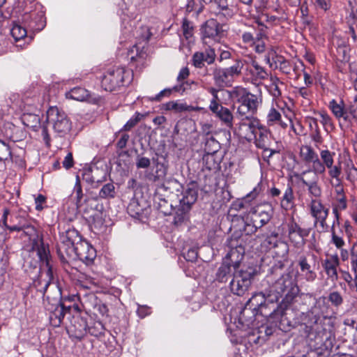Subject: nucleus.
Returning <instances> with one entry per match:
<instances>
[{"instance_id": "nucleus-12", "label": "nucleus", "mask_w": 357, "mask_h": 357, "mask_svg": "<svg viewBox=\"0 0 357 357\" xmlns=\"http://www.w3.org/2000/svg\"><path fill=\"white\" fill-rule=\"evenodd\" d=\"M266 301L269 302L267 297L266 289L264 292L255 293L245 303V306L242 314L250 310L252 311L254 316L258 314L267 316L268 314L264 310L267 307Z\"/></svg>"}, {"instance_id": "nucleus-5", "label": "nucleus", "mask_w": 357, "mask_h": 357, "mask_svg": "<svg viewBox=\"0 0 357 357\" xmlns=\"http://www.w3.org/2000/svg\"><path fill=\"white\" fill-rule=\"evenodd\" d=\"M10 226L8 227L10 231H22L23 234L31 241H36L37 230L32 225L31 220L24 212L19 211L10 217Z\"/></svg>"}, {"instance_id": "nucleus-57", "label": "nucleus", "mask_w": 357, "mask_h": 357, "mask_svg": "<svg viewBox=\"0 0 357 357\" xmlns=\"http://www.w3.org/2000/svg\"><path fill=\"white\" fill-rule=\"evenodd\" d=\"M89 219L95 227H100L103 225L102 213L99 211H93V213L89 216Z\"/></svg>"}, {"instance_id": "nucleus-10", "label": "nucleus", "mask_w": 357, "mask_h": 357, "mask_svg": "<svg viewBox=\"0 0 357 357\" xmlns=\"http://www.w3.org/2000/svg\"><path fill=\"white\" fill-rule=\"evenodd\" d=\"M310 215L314 218V225L317 224L323 231H326L328 225L326 219L329 214V208L326 207L319 199H312L310 203Z\"/></svg>"}, {"instance_id": "nucleus-32", "label": "nucleus", "mask_w": 357, "mask_h": 357, "mask_svg": "<svg viewBox=\"0 0 357 357\" xmlns=\"http://www.w3.org/2000/svg\"><path fill=\"white\" fill-rule=\"evenodd\" d=\"M280 206L285 211H289L295 206V196L291 185H288L283 192Z\"/></svg>"}, {"instance_id": "nucleus-46", "label": "nucleus", "mask_w": 357, "mask_h": 357, "mask_svg": "<svg viewBox=\"0 0 357 357\" xmlns=\"http://www.w3.org/2000/svg\"><path fill=\"white\" fill-rule=\"evenodd\" d=\"M261 191L262 185L261 183H259L250 193L243 198L242 202L239 204L240 208H243L244 204L249 203L256 199Z\"/></svg>"}, {"instance_id": "nucleus-8", "label": "nucleus", "mask_w": 357, "mask_h": 357, "mask_svg": "<svg viewBox=\"0 0 357 357\" xmlns=\"http://www.w3.org/2000/svg\"><path fill=\"white\" fill-rule=\"evenodd\" d=\"M238 121L231 129L239 138L251 142L256 137V132L259 130L261 125L257 119H236Z\"/></svg>"}, {"instance_id": "nucleus-51", "label": "nucleus", "mask_w": 357, "mask_h": 357, "mask_svg": "<svg viewBox=\"0 0 357 357\" xmlns=\"http://www.w3.org/2000/svg\"><path fill=\"white\" fill-rule=\"evenodd\" d=\"M74 192L75 193L76 206L77 208H81L82 206V199L83 197V192L80 180L78 176L76 177V183L74 186Z\"/></svg>"}, {"instance_id": "nucleus-18", "label": "nucleus", "mask_w": 357, "mask_h": 357, "mask_svg": "<svg viewBox=\"0 0 357 357\" xmlns=\"http://www.w3.org/2000/svg\"><path fill=\"white\" fill-rule=\"evenodd\" d=\"M310 173H312L311 170H305L300 174L295 175V176L307 188V192L310 196L314 197L313 199H318L322 195V189L318 182V175L314 174L311 180L306 179L305 176Z\"/></svg>"}, {"instance_id": "nucleus-17", "label": "nucleus", "mask_w": 357, "mask_h": 357, "mask_svg": "<svg viewBox=\"0 0 357 357\" xmlns=\"http://www.w3.org/2000/svg\"><path fill=\"white\" fill-rule=\"evenodd\" d=\"M220 26L215 20L206 21L202 30V40L204 45H211L212 42L216 43L220 40Z\"/></svg>"}, {"instance_id": "nucleus-38", "label": "nucleus", "mask_w": 357, "mask_h": 357, "mask_svg": "<svg viewBox=\"0 0 357 357\" xmlns=\"http://www.w3.org/2000/svg\"><path fill=\"white\" fill-rule=\"evenodd\" d=\"M89 96V91L82 87H75L66 93V97L68 98L77 101H85L88 99Z\"/></svg>"}, {"instance_id": "nucleus-31", "label": "nucleus", "mask_w": 357, "mask_h": 357, "mask_svg": "<svg viewBox=\"0 0 357 357\" xmlns=\"http://www.w3.org/2000/svg\"><path fill=\"white\" fill-rule=\"evenodd\" d=\"M75 244L69 242H63L60 241L57 245V252L60 259L63 261H67L68 259H75Z\"/></svg>"}, {"instance_id": "nucleus-15", "label": "nucleus", "mask_w": 357, "mask_h": 357, "mask_svg": "<svg viewBox=\"0 0 357 357\" xmlns=\"http://www.w3.org/2000/svg\"><path fill=\"white\" fill-rule=\"evenodd\" d=\"M75 251V259H78L86 265L92 264L96 257V250L86 241L78 242Z\"/></svg>"}, {"instance_id": "nucleus-39", "label": "nucleus", "mask_w": 357, "mask_h": 357, "mask_svg": "<svg viewBox=\"0 0 357 357\" xmlns=\"http://www.w3.org/2000/svg\"><path fill=\"white\" fill-rule=\"evenodd\" d=\"M231 266H232L230 265L229 263L224 261L218 269L216 273V280L220 282H226L231 276Z\"/></svg>"}, {"instance_id": "nucleus-21", "label": "nucleus", "mask_w": 357, "mask_h": 357, "mask_svg": "<svg viewBox=\"0 0 357 357\" xmlns=\"http://www.w3.org/2000/svg\"><path fill=\"white\" fill-rule=\"evenodd\" d=\"M78 299L80 301L84 308L90 310L91 307L93 306L101 315H105L107 313L108 309L106 305L97 302L96 296L92 294H85L81 295L78 294Z\"/></svg>"}, {"instance_id": "nucleus-58", "label": "nucleus", "mask_w": 357, "mask_h": 357, "mask_svg": "<svg viewBox=\"0 0 357 357\" xmlns=\"http://www.w3.org/2000/svg\"><path fill=\"white\" fill-rule=\"evenodd\" d=\"M213 2L222 10H225L226 14L231 16L232 12L228 8L227 0H207V3Z\"/></svg>"}, {"instance_id": "nucleus-1", "label": "nucleus", "mask_w": 357, "mask_h": 357, "mask_svg": "<svg viewBox=\"0 0 357 357\" xmlns=\"http://www.w3.org/2000/svg\"><path fill=\"white\" fill-rule=\"evenodd\" d=\"M167 188V187L163 185L158 189L155 196V199H158V202L155 200L157 208L165 215H171L174 211L173 223L176 226H179L188 220L189 211L197 199L198 190L195 184L188 185L180 195H177L178 201L173 203L160 197V191Z\"/></svg>"}, {"instance_id": "nucleus-53", "label": "nucleus", "mask_w": 357, "mask_h": 357, "mask_svg": "<svg viewBox=\"0 0 357 357\" xmlns=\"http://www.w3.org/2000/svg\"><path fill=\"white\" fill-rule=\"evenodd\" d=\"M144 117V115L136 112L135 115L130 118L127 123L123 126V130L126 131H128L131 130L134 126L137 125L138 122L141 121V119Z\"/></svg>"}, {"instance_id": "nucleus-19", "label": "nucleus", "mask_w": 357, "mask_h": 357, "mask_svg": "<svg viewBox=\"0 0 357 357\" xmlns=\"http://www.w3.org/2000/svg\"><path fill=\"white\" fill-rule=\"evenodd\" d=\"M229 247L230 250L224 261L229 263L234 270L240 269L239 266L244 257L245 248L241 245H238L234 241L230 242Z\"/></svg>"}, {"instance_id": "nucleus-42", "label": "nucleus", "mask_w": 357, "mask_h": 357, "mask_svg": "<svg viewBox=\"0 0 357 357\" xmlns=\"http://www.w3.org/2000/svg\"><path fill=\"white\" fill-rule=\"evenodd\" d=\"M256 113V112H254L252 109H249L248 107H245V105H243L241 104H239L237 107L235 119L241 120L256 119L255 117V114Z\"/></svg>"}, {"instance_id": "nucleus-6", "label": "nucleus", "mask_w": 357, "mask_h": 357, "mask_svg": "<svg viewBox=\"0 0 357 357\" xmlns=\"http://www.w3.org/2000/svg\"><path fill=\"white\" fill-rule=\"evenodd\" d=\"M307 337L310 342H314V347L325 346L326 348L332 344L331 332L327 330L317 319L313 324L305 325Z\"/></svg>"}, {"instance_id": "nucleus-61", "label": "nucleus", "mask_w": 357, "mask_h": 357, "mask_svg": "<svg viewBox=\"0 0 357 357\" xmlns=\"http://www.w3.org/2000/svg\"><path fill=\"white\" fill-rule=\"evenodd\" d=\"M316 114L319 116L320 121L324 126H332V119L326 112H318Z\"/></svg>"}, {"instance_id": "nucleus-37", "label": "nucleus", "mask_w": 357, "mask_h": 357, "mask_svg": "<svg viewBox=\"0 0 357 357\" xmlns=\"http://www.w3.org/2000/svg\"><path fill=\"white\" fill-rule=\"evenodd\" d=\"M162 109L167 111H174L175 112H182L185 111H194L195 108L192 106L188 105L185 103L181 102L179 100L169 101L162 105Z\"/></svg>"}, {"instance_id": "nucleus-52", "label": "nucleus", "mask_w": 357, "mask_h": 357, "mask_svg": "<svg viewBox=\"0 0 357 357\" xmlns=\"http://www.w3.org/2000/svg\"><path fill=\"white\" fill-rule=\"evenodd\" d=\"M326 169H328V174L331 179L340 177L342 174V167L340 163H338L335 165L334 164L330 165L326 167Z\"/></svg>"}, {"instance_id": "nucleus-11", "label": "nucleus", "mask_w": 357, "mask_h": 357, "mask_svg": "<svg viewBox=\"0 0 357 357\" xmlns=\"http://www.w3.org/2000/svg\"><path fill=\"white\" fill-rule=\"evenodd\" d=\"M311 231V228H302L292 218L287 224L288 238L295 247L299 248L305 243V238Z\"/></svg>"}, {"instance_id": "nucleus-2", "label": "nucleus", "mask_w": 357, "mask_h": 357, "mask_svg": "<svg viewBox=\"0 0 357 357\" xmlns=\"http://www.w3.org/2000/svg\"><path fill=\"white\" fill-rule=\"evenodd\" d=\"M269 303L278 302L284 297V300L289 303L298 294L299 288L297 282L291 273L281 274L266 289Z\"/></svg>"}, {"instance_id": "nucleus-60", "label": "nucleus", "mask_w": 357, "mask_h": 357, "mask_svg": "<svg viewBox=\"0 0 357 357\" xmlns=\"http://www.w3.org/2000/svg\"><path fill=\"white\" fill-rule=\"evenodd\" d=\"M151 165V160L146 157L137 155L136 159V167L137 169L148 168Z\"/></svg>"}, {"instance_id": "nucleus-29", "label": "nucleus", "mask_w": 357, "mask_h": 357, "mask_svg": "<svg viewBox=\"0 0 357 357\" xmlns=\"http://www.w3.org/2000/svg\"><path fill=\"white\" fill-rule=\"evenodd\" d=\"M105 178L104 172L98 167H89L84 169L82 178L86 183L93 185L102 182Z\"/></svg>"}, {"instance_id": "nucleus-50", "label": "nucleus", "mask_w": 357, "mask_h": 357, "mask_svg": "<svg viewBox=\"0 0 357 357\" xmlns=\"http://www.w3.org/2000/svg\"><path fill=\"white\" fill-rule=\"evenodd\" d=\"M99 196L101 198H113L115 196V188L113 183H107L100 190Z\"/></svg>"}, {"instance_id": "nucleus-36", "label": "nucleus", "mask_w": 357, "mask_h": 357, "mask_svg": "<svg viewBox=\"0 0 357 357\" xmlns=\"http://www.w3.org/2000/svg\"><path fill=\"white\" fill-rule=\"evenodd\" d=\"M283 116L287 119L288 125H290L291 130L296 135H300L303 132V127L301 125V122L297 119H294V114L291 110L289 108L287 109V111H283Z\"/></svg>"}, {"instance_id": "nucleus-62", "label": "nucleus", "mask_w": 357, "mask_h": 357, "mask_svg": "<svg viewBox=\"0 0 357 357\" xmlns=\"http://www.w3.org/2000/svg\"><path fill=\"white\" fill-rule=\"evenodd\" d=\"M346 174L347 179L351 183H354L357 180V168L354 165L347 169Z\"/></svg>"}, {"instance_id": "nucleus-63", "label": "nucleus", "mask_w": 357, "mask_h": 357, "mask_svg": "<svg viewBox=\"0 0 357 357\" xmlns=\"http://www.w3.org/2000/svg\"><path fill=\"white\" fill-rule=\"evenodd\" d=\"M337 204L334 206L342 211L345 210L347 208V202L346 196H342L340 197H336Z\"/></svg>"}, {"instance_id": "nucleus-49", "label": "nucleus", "mask_w": 357, "mask_h": 357, "mask_svg": "<svg viewBox=\"0 0 357 357\" xmlns=\"http://www.w3.org/2000/svg\"><path fill=\"white\" fill-rule=\"evenodd\" d=\"M10 33L15 41L23 39L26 36L25 28L19 24H14L10 30Z\"/></svg>"}, {"instance_id": "nucleus-22", "label": "nucleus", "mask_w": 357, "mask_h": 357, "mask_svg": "<svg viewBox=\"0 0 357 357\" xmlns=\"http://www.w3.org/2000/svg\"><path fill=\"white\" fill-rule=\"evenodd\" d=\"M320 158L318 157L316 162L314 174L321 175L326 173V167L330 165L334 164L335 152H331L328 149L321 150L319 152Z\"/></svg>"}, {"instance_id": "nucleus-64", "label": "nucleus", "mask_w": 357, "mask_h": 357, "mask_svg": "<svg viewBox=\"0 0 357 357\" xmlns=\"http://www.w3.org/2000/svg\"><path fill=\"white\" fill-rule=\"evenodd\" d=\"M209 108L213 113L216 114L223 108V106L219 104L218 99H212L210 102Z\"/></svg>"}, {"instance_id": "nucleus-41", "label": "nucleus", "mask_w": 357, "mask_h": 357, "mask_svg": "<svg viewBox=\"0 0 357 357\" xmlns=\"http://www.w3.org/2000/svg\"><path fill=\"white\" fill-rule=\"evenodd\" d=\"M216 116L222 121V123L229 128L232 129L234 124L233 123L234 115L229 109L223 107Z\"/></svg>"}, {"instance_id": "nucleus-4", "label": "nucleus", "mask_w": 357, "mask_h": 357, "mask_svg": "<svg viewBox=\"0 0 357 357\" xmlns=\"http://www.w3.org/2000/svg\"><path fill=\"white\" fill-rule=\"evenodd\" d=\"M46 122L52 126L58 137H65L70 131L72 123L66 114L57 107H50L47 111Z\"/></svg>"}, {"instance_id": "nucleus-40", "label": "nucleus", "mask_w": 357, "mask_h": 357, "mask_svg": "<svg viewBox=\"0 0 357 357\" xmlns=\"http://www.w3.org/2000/svg\"><path fill=\"white\" fill-rule=\"evenodd\" d=\"M60 241L77 245L78 242L82 241V238L76 229L68 228L64 232L60 234Z\"/></svg>"}, {"instance_id": "nucleus-44", "label": "nucleus", "mask_w": 357, "mask_h": 357, "mask_svg": "<svg viewBox=\"0 0 357 357\" xmlns=\"http://www.w3.org/2000/svg\"><path fill=\"white\" fill-rule=\"evenodd\" d=\"M330 231L331 234V243L334 245L337 249L344 248L345 245V241L341 235L342 234V230L340 229V231H337L336 229H332Z\"/></svg>"}, {"instance_id": "nucleus-27", "label": "nucleus", "mask_w": 357, "mask_h": 357, "mask_svg": "<svg viewBox=\"0 0 357 357\" xmlns=\"http://www.w3.org/2000/svg\"><path fill=\"white\" fill-rule=\"evenodd\" d=\"M70 306L67 307L61 303H57L50 314L51 324L55 327L59 326L66 314L70 313Z\"/></svg>"}, {"instance_id": "nucleus-30", "label": "nucleus", "mask_w": 357, "mask_h": 357, "mask_svg": "<svg viewBox=\"0 0 357 357\" xmlns=\"http://www.w3.org/2000/svg\"><path fill=\"white\" fill-rule=\"evenodd\" d=\"M328 107L336 119H342L344 122L351 123V116L349 115L343 101L337 102L335 99H333L329 102Z\"/></svg>"}, {"instance_id": "nucleus-35", "label": "nucleus", "mask_w": 357, "mask_h": 357, "mask_svg": "<svg viewBox=\"0 0 357 357\" xmlns=\"http://www.w3.org/2000/svg\"><path fill=\"white\" fill-rule=\"evenodd\" d=\"M245 29H239V33H241L242 41L250 46L255 45L256 35L257 32L256 28L253 25H247L245 24Z\"/></svg>"}, {"instance_id": "nucleus-23", "label": "nucleus", "mask_w": 357, "mask_h": 357, "mask_svg": "<svg viewBox=\"0 0 357 357\" xmlns=\"http://www.w3.org/2000/svg\"><path fill=\"white\" fill-rule=\"evenodd\" d=\"M283 111H287V109L280 107H271L266 114V123L268 126H278L282 128H286L288 126V123L282 119Z\"/></svg>"}, {"instance_id": "nucleus-34", "label": "nucleus", "mask_w": 357, "mask_h": 357, "mask_svg": "<svg viewBox=\"0 0 357 357\" xmlns=\"http://www.w3.org/2000/svg\"><path fill=\"white\" fill-rule=\"evenodd\" d=\"M260 218V212H257V211L254 208L250 209L245 220L246 227H251L249 231L252 233L255 232L258 228L262 227Z\"/></svg>"}, {"instance_id": "nucleus-25", "label": "nucleus", "mask_w": 357, "mask_h": 357, "mask_svg": "<svg viewBox=\"0 0 357 357\" xmlns=\"http://www.w3.org/2000/svg\"><path fill=\"white\" fill-rule=\"evenodd\" d=\"M257 147L264 150V152L268 153V157H271L275 151L268 148V133L267 130L261 124L259 130L256 132V137L254 138Z\"/></svg>"}, {"instance_id": "nucleus-20", "label": "nucleus", "mask_w": 357, "mask_h": 357, "mask_svg": "<svg viewBox=\"0 0 357 357\" xmlns=\"http://www.w3.org/2000/svg\"><path fill=\"white\" fill-rule=\"evenodd\" d=\"M268 74L266 69L257 61H252L250 66L245 70V78L252 83H256L266 79Z\"/></svg>"}, {"instance_id": "nucleus-43", "label": "nucleus", "mask_w": 357, "mask_h": 357, "mask_svg": "<svg viewBox=\"0 0 357 357\" xmlns=\"http://www.w3.org/2000/svg\"><path fill=\"white\" fill-rule=\"evenodd\" d=\"M220 148V143L213 136L206 137L204 151L207 154H214L219 151Z\"/></svg>"}, {"instance_id": "nucleus-13", "label": "nucleus", "mask_w": 357, "mask_h": 357, "mask_svg": "<svg viewBox=\"0 0 357 357\" xmlns=\"http://www.w3.org/2000/svg\"><path fill=\"white\" fill-rule=\"evenodd\" d=\"M37 255L40 261L48 268L47 272L48 279H43L40 278L38 281L35 282V285L37 287H38L39 285L42 286L41 288L38 289V291L44 296L51 282L52 271L51 266L50 265V252L49 250L45 248L44 244L41 243V245L38 248Z\"/></svg>"}, {"instance_id": "nucleus-48", "label": "nucleus", "mask_w": 357, "mask_h": 357, "mask_svg": "<svg viewBox=\"0 0 357 357\" xmlns=\"http://www.w3.org/2000/svg\"><path fill=\"white\" fill-rule=\"evenodd\" d=\"M327 298L331 305L337 308L341 306L344 303V298L342 294L337 291H331Z\"/></svg>"}, {"instance_id": "nucleus-47", "label": "nucleus", "mask_w": 357, "mask_h": 357, "mask_svg": "<svg viewBox=\"0 0 357 357\" xmlns=\"http://www.w3.org/2000/svg\"><path fill=\"white\" fill-rule=\"evenodd\" d=\"M243 66V62L241 60H236L233 66L225 68L232 82L241 74Z\"/></svg>"}, {"instance_id": "nucleus-28", "label": "nucleus", "mask_w": 357, "mask_h": 357, "mask_svg": "<svg viewBox=\"0 0 357 357\" xmlns=\"http://www.w3.org/2000/svg\"><path fill=\"white\" fill-rule=\"evenodd\" d=\"M300 157L301 160L306 164H312V167L308 170L314 173L315 169L316 162L318 158V154L310 145H303L300 148Z\"/></svg>"}, {"instance_id": "nucleus-26", "label": "nucleus", "mask_w": 357, "mask_h": 357, "mask_svg": "<svg viewBox=\"0 0 357 357\" xmlns=\"http://www.w3.org/2000/svg\"><path fill=\"white\" fill-rule=\"evenodd\" d=\"M25 104L28 105L30 109H26L25 107H24L23 110H24V112H23L22 116V121L26 126L36 128L40 121L39 116L33 113L36 110L37 105L35 103H29L28 101Z\"/></svg>"}, {"instance_id": "nucleus-59", "label": "nucleus", "mask_w": 357, "mask_h": 357, "mask_svg": "<svg viewBox=\"0 0 357 357\" xmlns=\"http://www.w3.org/2000/svg\"><path fill=\"white\" fill-rule=\"evenodd\" d=\"M173 91H174V90L172 88L165 89L163 90H162L159 93L155 95L154 97L151 98V100L155 101V102H160L165 97L169 98Z\"/></svg>"}, {"instance_id": "nucleus-24", "label": "nucleus", "mask_w": 357, "mask_h": 357, "mask_svg": "<svg viewBox=\"0 0 357 357\" xmlns=\"http://www.w3.org/2000/svg\"><path fill=\"white\" fill-rule=\"evenodd\" d=\"M322 266L326 275L331 280H337V267L340 266V258L337 254L331 255L325 259Z\"/></svg>"}, {"instance_id": "nucleus-56", "label": "nucleus", "mask_w": 357, "mask_h": 357, "mask_svg": "<svg viewBox=\"0 0 357 357\" xmlns=\"http://www.w3.org/2000/svg\"><path fill=\"white\" fill-rule=\"evenodd\" d=\"M183 34L184 37L188 40L190 39L193 35V26L191 22L186 18L183 19L182 24Z\"/></svg>"}, {"instance_id": "nucleus-3", "label": "nucleus", "mask_w": 357, "mask_h": 357, "mask_svg": "<svg viewBox=\"0 0 357 357\" xmlns=\"http://www.w3.org/2000/svg\"><path fill=\"white\" fill-rule=\"evenodd\" d=\"M256 275L257 271L252 267L234 270L233 278L229 282L231 292L234 295L243 296L249 291Z\"/></svg>"}, {"instance_id": "nucleus-9", "label": "nucleus", "mask_w": 357, "mask_h": 357, "mask_svg": "<svg viewBox=\"0 0 357 357\" xmlns=\"http://www.w3.org/2000/svg\"><path fill=\"white\" fill-rule=\"evenodd\" d=\"M230 96L238 104L245 105V107L256 112L261 103V100L256 95L241 86L234 87L230 92Z\"/></svg>"}, {"instance_id": "nucleus-45", "label": "nucleus", "mask_w": 357, "mask_h": 357, "mask_svg": "<svg viewBox=\"0 0 357 357\" xmlns=\"http://www.w3.org/2000/svg\"><path fill=\"white\" fill-rule=\"evenodd\" d=\"M283 83L280 81L277 77H271V84L268 85V91L274 98H278L281 96V91L279 85Z\"/></svg>"}, {"instance_id": "nucleus-14", "label": "nucleus", "mask_w": 357, "mask_h": 357, "mask_svg": "<svg viewBox=\"0 0 357 357\" xmlns=\"http://www.w3.org/2000/svg\"><path fill=\"white\" fill-rule=\"evenodd\" d=\"M216 58L215 50L208 45L204 51L196 52L192 56V63L197 68H203L205 63L213 64Z\"/></svg>"}, {"instance_id": "nucleus-7", "label": "nucleus", "mask_w": 357, "mask_h": 357, "mask_svg": "<svg viewBox=\"0 0 357 357\" xmlns=\"http://www.w3.org/2000/svg\"><path fill=\"white\" fill-rule=\"evenodd\" d=\"M130 72L123 67L115 66L109 68L101 78V87L106 91H113L125 82Z\"/></svg>"}, {"instance_id": "nucleus-55", "label": "nucleus", "mask_w": 357, "mask_h": 357, "mask_svg": "<svg viewBox=\"0 0 357 357\" xmlns=\"http://www.w3.org/2000/svg\"><path fill=\"white\" fill-rule=\"evenodd\" d=\"M264 36H265V35L261 30L256 35L257 40H255V45H252V47H254L257 53L260 54L265 51V44L261 40Z\"/></svg>"}, {"instance_id": "nucleus-16", "label": "nucleus", "mask_w": 357, "mask_h": 357, "mask_svg": "<svg viewBox=\"0 0 357 357\" xmlns=\"http://www.w3.org/2000/svg\"><path fill=\"white\" fill-rule=\"evenodd\" d=\"M317 258V256L311 252H309L307 256H301L299 258L298 265L307 281L312 282L317 278V274L314 271Z\"/></svg>"}, {"instance_id": "nucleus-33", "label": "nucleus", "mask_w": 357, "mask_h": 357, "mask_svg": "<svg viewBox=\"0 0 357 357\" xmlns=\"http://www.w3.org/2000/svg\"><path fill=\"white\" fill-rule=\"evenodd\" d=\"M213 79L215 84L222 88L231 86L233 83L225 68H215L213 70Z\"/></svg>"}, {"instance_id": "nucleus-54", "label": "nucleus", "mask_w": 357, "mask_h": 357, "mask_svg": "<svg viewBox=\"0 0 357 357\" xmlns=\"http://www.w3.org/2000/svg\"><path fill=\"white\" fill-rule=\"evenodd\" d=\"M11 158L10 146L3 141L0 140V161L6 160Z\"/></svg>"}]
</instances>
